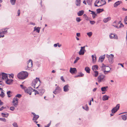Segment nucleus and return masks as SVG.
I'll return each instance as SVG.
<instances>
[{
	"label": "nucleus",
	"instance_id": "412c9836",
	"mask_svg": "<svg viewBox=\"0 0 127 127\" xmlns=\"http://www.w3.org/2000/svg\"><path fill=\"white\" fill-rule=\"evenodd\" d=\"M40 28L39 27H35L34 28V31H36V32L38 33H39Z\"/></svg>",
	"mask_w": 127,
	"mask_h": 127
},
{
	"label": "nucleus",
	"instance_id": "cd10ccee",
	"mask_svg": "<svg viewBox=\"0 0 127 127\" xmlns=\"http://www.w3.org/2000/svg\"><path fill=\"white\" fill-rule=\"evenodd\" d=\"M80 0H76L75 1V4L77 6H80Z\"/></svg>",
	"mask_w": 127,
	"mask_h": 127
},
{
	"label": "nucleus",
	"instance_id": "a878e982",
	"mask_svg": "<svg viewBox=\"0 0 127 127\" xmlns=\"http://www.w3.org/2000/svg\"><path fill=\"white\" fill-rule=\"evenodd\" d=\"M111 17H108L107 18H104L103 20V21L104 23H106L108 21L110 20H111Z\"/></svg>",
	"mask_w": 127,
	"mask_h": 127
},
{
	"label": "nucleus",
	"instance_id": "5701e85b",
	"mask_svg": "<svg viewBox=\"0 0 127 127\" xmlns=\"http://www.w3.org/2000/svg\"><path fill=\"white\" fill-rule=\"evenodd\" d=\"M105 57V55H103L102 56L100 57L99 58V61L101 62H102L104 61Z\"/></svg>",
	"mask_w": 127,
	"mask_h": 127
},
{
	"label": "nucleus",
	"instance_id": "423d86ee",
	"mask_svg": "<svg viewBox=\"0 0 127 127\" xmlns=\"http://www.w3.org/2000/svg\"><path fill=\"white\" fill-rule=\"evenodd\" d=\"M32 66V60H29L28 63V67L26 68V70H30Z\"/></svg>",
	"mask_w": 127,
	"mask_h": 127
},
{
	"label": "nucleus",
	"instance_id": "b1692460",
	"mask_svg": "<svg viewBox=\"0 0 127 127\" xmlns=\"http://www.w3.org/2000/svg\"><path fill=\"white\" fill-rule=\"evenodd\" d=\"M84 10H81L77 13V14L79 16H81L84 14Z\"/></svg>",
	"mask_w": 127,
	"mask_h": 127
},
{
	"label": "nucleus",
	"instance_id": "2f4dec72",
	"mask_svg": "<svg viewBox=\"0 0 127 127\" xmlns=\"http://www.w3.org/2000/svg\"><path fill=\"white\" fill-rule=\"evenodd\" d=\"M114 57H110L108 59V60L110 63H112L113 62Z\"/></svg>",
	"mask_w": 127,
	"mask_h": 127
},
{
	"label": "nucleus",
	"instance_id": "58836bf2",
	"mask_svg": "<svg viewBox=\"0 0 127 127\" xmlns=\"http://www.w3.org/2000/svg\"><path fill=\"white\" fill-rule=\"evenodd\" d=\"M92 0H87V2L88 5H91V4Z\"/></svg>",
	"mask_w": 127,
	"mask_h": 127
},
{
	"label": "nucleus",
	"instance_id": "79ce46f5",
	"mask_svg": "<svg viewBox=\"0 0 127 127\" xmlns=\"http://www.w3.org/2000/svg\"><path fill=\"white\" fill-rule=\"evenodd\" d=\"M76 21L77 22H79L81 20V19L79 17H77L76 18Z\"/></svg>",
	"mask_w": 127,
	"mask_h": 127
},
{
	"label": "nucleus",
	"instance_id": "20e7f679",
	"mask_svg": "<svg viewBox=\"0 0 127 127\" xmlns=\"http://www.w3.org/2000/svg\"><path fill=\"white\" fill-rule=\"evenodd\" d=\"M105 76L103 74L99 75L97 78V81L98 83L104 82L105 80Z\"/></svg>",
	"mask_w": 127,
	"mask_h": 127
},
{
	"label": "nucleus",
	"instance_id": "338daca9",
	"mask_svg": "<svg viewBox=\"0 0 127 127\" xmlns=\"http://www.w3.org/2000/svg\"><path fill=\"white\" fill-rule=\"evenodd\" d=\"M85 19L87 21H90L89 19V18H88V17Z\"/></svg>",
	"mask_w": 127,
	"mask_h": 127
},
{
	"label": "nucleus",
	"instance_id": "603ef678",
	"mask_svg": "<svg viewBox=\"0 0 127 127\" xmlns=\"http://www.w3.org/2000/svg\"><path fill=\"white\" fill-rule=\"evenodd\" d=\"M13 77L14 75L13 74H10L9 76L10 78L11 77L12 78H13Z\"/></svg>",
	"mask_w": 127,
	"mask_h": 127
},
{
	"label": "nucleus",
	"instance_id": "39448f33",
	"mask_svg": "<svg viewBox=\"0 0 127 127\" xmlns=\"http://www.w3.org/2000/svg\"><path fill=\"white\" fill-rule=\"evenodd\" d=\"M120 107V104H117L116 106L113 108L111 110L112 113L110 114L111 116H113V114L116 112L119 109Z\"/></svg>",
	"mask_w": 127,
	"mask_h": 127
},
{
	"label": "nucleus",
	"instance_id": "8fccbe9b",
	"mask_svg": "<svg viewBox=\"0 0 127 127\" xmlns=\"http://www.w3.org/2000/svg\"><path fill=\"white\" fill-rule=\"evenodd\" d=\"M11 92L10 91H9L7 92V94L8 95V97H10V96L9 95L10 94V93Z\"/></svg>",
	"mask_w": 127,
	"mask_h": 127
},
{
	"label": "nucleus",
	"instance_id": "aec40b11",
	"mask_svg": "<svg viewBox=\"0 0 127 127\" xmlns=\"http://www.w3.org/2000/svg\"><path fill=\"white\" fill-rule=\"evenodd\" d=\"M108 87L107 86L102 87L101 88V90L102 92H106L108 89Z\"/></svg>",
	"mask_w": 127,
	"mask_h": 127
},
{
	"label": "nucleus",
	"instance_id": "9d476101",
	"mask_svg": "<svg viewBox=\"0 0 127 127\" xmlns=\"http://www.w3.org/2000/svg\"><path fill=\"white\" fill-rule=\"evenodd\" d=\"M9 28H6L0 30V34L1 33L4 34H6L7 33V30Z\"/></svg>",
	"mask_w": 127,
	"mask_h": 127
},
{
	"label": "nucleus",
	"instance_id": "e433bc0d",
	"mask_svg": "<svg viewBox=\"0 0 127 127\" xmlns=\"http://www.w3.org/2000/svg\"><path fill=\"white\" fill-rule=\"evenodd\" d=\"M82 108L84 109H85V110L86 111H88L89 110L88 107L87 105H86L85 107L83 106L82 107Z\"/></svg>",
	"mask_w": 127,
	"mask_h": 127
},
{
	"label": "nucleus",
	"instance_id": "9b49d317",
	"mask_svg": "<svg viewBox=\"0 0 127 127\" xmlns=\"http://www.w3.org/2000/svg\"><path fill=\"white\" fill-rule=\"evenodd\" d=\"M6 83L8 85H10L12 84L13 80L11 79L10 78H8L5 80Z\"/></svg>",
	"mask_w": 127,
	"mask_h": 127
},
{
	"label": "nucleus",
	"instance_id": "c03bdc74",
	"mask_svg": "<svg viewBox=\"0 0 127 127\" xmlns=\"http://www.w3.org/2000/svg\"><path fill=\"white\" fill-rule=\"evenodd\" d=\"M80 58L78 57H77L76 59L75 60V61L74 62V63L75 64L76 63L77 61Z\"/></svg>",
	"mask_w": 127,
	"mask_h": 127
},
{
	"label": "nucleus",
	"instance_id": "ddd939ff",
	"mask_svg": "<svg viewBox=\"0 0 127 127\" xmlns=\"http://www.w3.org/2000/svg\"><path fill=\"white\" fill-rule=\"evenodd\" d=\"M70 72L72 74H74L77 72V70L76 68L71 67L70 70Z\"/></svg>",
	"mask_w": 127,
	"mask_h": 127
},
{
	"label": "nucleus",
	"instance_id": "13d9d810",
	"mask_svg": "<svg viewBox=\"0 0 127 127\" xmlns=\"http://www.w3.org/2000/svg\"><path fill=\"white\" fill-rule=\"evenodd\" d=\"M61 80H62L64 82L65 81L64 79V78L63 77V76H61Z\"/></svg>",
	"mask_w": 127,
	"mask_h": 127
},
{
	"label": "nucleus",
	"instance_id": "c9c22d12",
	"mask_svg": "<svg viewBox=\"0 0 127 127\" xmlns=\"http://www.w3.org/2000/svg\"><path fill=\"white\" fill-rule=\"evenodd\" d=\"M94 73L93 74L94 76L95 77H97L98 76V72L97 71H94Z\"/></svg>",
	"mask_w": 127,
	"mask_h": 127
},
{
	"label": "nucleus",
	"instance_id": "bf43d9fd",
	"mask_svg": "<svg viewBox=\"0 0 127 127\" xmlns=\"http://www.w3.org/2000/svg\"><path fill=\"white\" fill-rule=\"evenodd\" d=\"M20 13V10L19 9L17 11V14H18V16H19Z\"/></svg>",
	"mask_w": 127,
	"mask_h": 127
},
{
	"label": "nucleus",
	"instance_id": "f03ea898",
	"mask_svg": "<svg viewBox=\"0 0 127 127\" xmlns=\"http://www.w3.org/2000/svg\"><path fill=\"white\" fill-rule=\"evenodd\" d=\"M28 74L26 71H22L20 72L17 75V77L20 79H24L28 76Z\"/></svg>",
	"mask_w": 127,
	"mask_h": 127
},
{
	"label": "nucleus",
	"instance_id": "dca6fc26",
	"mask_svg": "<svg viewBox=\"0 0 127 127\" xmlns=\"http://www.w3.org/2000/svg\"><path fill=\"white\" fill-rule=\"evenodd\" d=\"M100 2L99 6H101L106 4V2L104 0H100Z\"/></svg>",
	"mask_w": 127,
	"mask_h": 127
},
{
	"label": "nucleus",
	"instance_id": "052dcab7",
	"mask_svg": "<svg viewBox=\"0 0 127 127\" xmlns=\"http://www.w3.org/2000/svg\"><path fill=\"white\" fill-rule=\"evenodd\" d=\"M51 121L46 126H45V127H49L50 126V125L51 124Z\"/></svg>",
	"mask_w": 127,
	"mask_h": 127
},
{
	"label": "nucleus",
	"instance_id": "5fc2aeb1",
	"mask_svg": "<svg viewBox=\"0 0 127 127\" xmlns=\"http://www.w3.org/2000/svg\"><path fill=\"white\" fill-rule=\"evenodd\" d=\"M20 86L22 89H24L25 90L26 88L23 85H20Z\"/></svg>",
	"mask_w": 127,
	"mask_h": 127
},
{
	"label": "nucleus",
	"instance_id": "4be33fe9",
	"mask_svg": "<svg viewBox=\"0 0 127 127\" xmlns=\"http://www.w3.org/2000/svg\"><path fill=\"white\" fill-rule=\"evenodd\" d=\"M45 91V90L41 89L39 90V95H42L43 94Z\"/></svg>",
	"mask_w": 127,
	"mask_h": 127
},
{
	"label": "nucleus",
	"instance_id": "7c9ffc66",
	"mask_svg": "<svg viewBox=\"0 0 127 127\" xmlns=\"http://www.w3.org/2000/svg\"><path fill=\"white\" fill-rule=\"evenodd\" d=\"M93 61V63H95L96 60V57L95 55H93L92 56Z\"/></svg>",
	"mask_w": 127,
	"mask_h": 127
},
{
	"label": "nucleus",
	"instance_id": "f8f14e48",
	"mask_svg": "<svg viewBox=\"0 0 127 127\" xmlns=\"http://www.w3.org/2000/svg\"><path fill=\"white\" fill-rule=\"evenodd\" d=\"M109 37L110 38L115 39H118V36L117 35L111 33L109 35Z\"/></svg>",
	"mask_w": 127,
	"mask_h": 127
},
{
	"label": "nucleus",
	"instance_id": "37998d69",
	"mask_svg": "<svg viewBox=\"0 0 127 127\" xmlns=\"http://www.w3.org/2000/svg\"><path fill=\"white\" fill-rule=\"evenodd\" d=\"M34 91V94L35 95H36V94H39V92L38 91L34 89H33V91Z\"/></svg>",
	"mask_w": 127,
	"mask_h": 127
},
{
	"label": "nucleus",
	"instance_id": "0eeeda50",
	"mask_svg": "<svg viewBox=\"0 0 127 127\" xmlns=\"http://www.w3.org/2000/svg\"><path fill=\"white\" fill-rule=\"evenodd\" d=\"M18 100L19 99L16 97H15L13 99L12 101L13 105L15 107H17L18 105Z\"/></svg>",
	"mask_w": 127,
	"mask_h": 127
},
{
	"label": "nucleus",
	"instance_id": "bb28decb",
	"mask_svg": "<svg viewBox=\"0 0 127 127\" xmlns=\"http://www.w3.org/2000/svg\"><path fill=\"white\" fill-rule=\"evenodd\" d=\"M109 97V96L106 95L103 96L102 97V100L103 101L107 100L108 99V98Z\"/></svg>",
	"mask_w": 127,
	"mask_h": 127
},
{
	"label": "nucleus",
	"instance_id": "680f3d73",
	"mask_svg": "<svg viewBox=\"0 0 127 127\" xmlns=\"http://www.w3.org/2000/svg\"><path fill=\"white\" fill-rule=\"evenodd\" d=\"M83 16L84 18H85V19L87 17H88L87 15L85 14H84L83 15Z\"/></svg>",
	"mask_w": 127,
	"mask_h": 127
},
{
	"label": "nucleus",
	"instance_id": "6ab92c4d",
	"mask_svg": "<svg viewBox=\"0 0 127 127\" xmlns=\"http://www.w3.org/2000/svg\"><path fill=\"white\" fill-rule=\"evenodd\" d=\"M122 3V2L121 1H118L114 3V7H116L118 5Z\"/></svg>",
	"mask_w": 127,
	"mask_h": 127
},
{
	"label": "nucleus",
	"instance_id": "3c124183",
	"mask_svg": "<svg viewBox=\"0 0 127 127\" xmlns=\"http://www.w3.org/2000/svg\"><path fill=\"white\" fill-rule=\"evenodd\" d=\"M16 96V97H18L19 98H20L22 96V95H21L20 94H18Z\"/></svg>",
	"mask_w": 127,
	"mask_h": 127
},
{
	"label": "nucleus",
	"instance_id": "09e8293b",
	"mask_svg": "<svg viewBox=\"0 0 127 127\" xmlns=\"http://www.w3.org/2000/svg\"><path fill=\"white\" fill-rule=\"evenodd\" d=\"M78 76L79 77H83L84 75V74L82 73L81 72L79 73L78 75Z\"/></svg>",
	"mask_w": 127,
	"mask_h": 127
},
{
	"label": "nucleus",
	"instance_id": "774afa93",
	"mask_svg": "<svg viewBox=\"0 0 127 127\" xmlns=\"http://www.w3.org/2000/svg\"><path fill=\"white\" fill-rule=\"evenodd\" d=\"M54 46L55 47H56L58 46V43L56 44H54Z\"/></svg>",
	"mask_w": 127,
	"mask_h": 127
},
{
	"label": "nucleus",
	"instance_id": "7ed1b4c3",
	"mask_svg": "<svg viewBox=\"0 0 127 127\" xmlns=\"http://www.w3.org/2000/svg\"><path fill=\"white\" fill-rule=\"evenodd\" d=\"M101 70L104 72L105 74H107L109 72L111 69L108 66H106L104 64H102V65L101 67Z\"/></svg>",
	"mask_w": 127,
	"mask_h": 127
},
{
	"label": "nucleus",
	"instance_id": "c85d7f7f",
	"mask_svg": "<svg viewBox=\"0 0 127 127\" xmlns=\"http://www.w3.org/2000/svg\"><path fill=\"white\" fill-rule=\"evenodd\" d=\"M122 119L124 120L125 121L127 119V114L123 115L121 116Z\"/></svg>",
	"mask_w": 127,
	"mask_h": 127
},
{
	"label": "nucleus",
	"instance_id": "69168bd1",
	"mask_svg": "<svg viewBox=\"0 0 127 127\" xmlns=\"http://www.w3.org/2000/svg\"><path fill=\"white\" fill-rule=\"evenodd\" d=\"M30 24L32 25L33 26H34L35 25V23L32 22L30 23Z\"/></svg>",
	"mask_w": 127,
	"mask_h": 127
},
{
	"label": "nucleus",
	"instance_id": "6e6552de",
	"mask_svg": "<svg viewBox=\"0 0 127 127\" xmlns=\"http://www.w3.org/2000/svg\"><path fill=\"white\" fill-rule=\"evenodd\" d=\"M85 46H84L81 47L80 50L79 52V55H83L86 52V50L85 49Z\"/></svg>",
	"mask_w": 127,
	"mask_h": 127
},
{
	"label": "nucleus",
	"instance_id": "f704fd0d",
	"mask_svg": "<svg viewBox=\"0 0 127 127\" xmlns=\"http://www.w3.org/2000/svg\"><path fill=\"white\" fill-rule=\"evenodd\" d=\"M85 70L86 71V72L88 73H90V69L88 67H87L85 68Z\"/></svg>",
	"mask_w": 127,
	"mask_h": 127
},
{
	"label": "nucleus",
	"instance_id": "f257e3e1",
	"mask_svg": "<svg viewBox=\"0 0 127 127\" xmlns=\"http://www.w3.org/2000/svg\"><path fill=\"white\" fill-rule=\"evenodd\" d=\"M40 83L41 82L39 79L38 78H36L35 79L32 81V86L34 88L37 89L40 85Z\"/></svg>",
	"mask_w": 127,
	"mask_h": 127
},
{
	"label": "nucleus",
	"instance_id": "6e6d98bb",
	"mask_svg": "<svg viewBox=\"0 0 127 127\" xmlns=\"http://www.w3.org/2000/svg\"><path fill=\"white\" fill-rule=\"evenodd\" d=\"M13 125L14 127H18L17 124L16 123H14L13 124Z\"/></svg>",
	"mask_w": 127,
	"mask_h": 127
},
{
	"label": "nucleus",
	"instance_id": "0e129e2a",
	"mask_svg": "<svg viewBox=\"0 0 127 127\" xmlns=\"http://www.w3.org/2000/svg\"><path fill=\"white\" fill-rule=\"evenodd\" d=\"M76 35L78 37H79L80 36V33H76Z\"/></svg>",
	"mask_w": 127,
	"mask_h": 127
},
{
	"label": "nucleus",
	"instance_id": "ea45409f",
	"mask_svg": "<svg viewBox=\"0 0 127 127\" xmlns=\"http://www.w3.org/2000/svg\"><path fill=\"white\" fill-rule=\"evenodd\" d=\"M4 93L2 91H1V93L0 94V96L1 97H3L4 96Z\"/></svg>",
	"mask_w": 127,
	"mask_h": 127
},
{
	"label": "nucleus",
	"instance_id": "c756f323",
	"mask_svg": "<svg viewBox=\"0 0 127 127\" xmlns=\"http://www.w3.org/2000/svg\"><path fill=\"white\" fill-rule=\"evenodd\" d=\"M100 0H96L95 2V6H99Z\"/></svg>",
	"mask_w": 127,
	"mask_h": 127
},
{
	"label": "nucleus",
	"instance_id": "a18cd8bd",
	"mask_svg": "<svg viewBox=\"0 0 127 127\" xmlns=\"http://www.w3.org/2000/svg\"><path fill=\"white\" fill-rule=\"evenodd\" d=\"M0 120L4 122H5L6 121V119L3 118H0Z\"/></svg>",
	"mask_w": 127,
	"mask_h": 127
},
{
	"label": "nucleus",
	"instance_id": "473e14b6",
	"mask_svg": "<svg viewBox=\"0 0 127 127\" xmlns=\"http://www.w3.org/2000/svg\"><path fill=\"white\" fill-rule=\"evenodd\" d=\"M103 11L104 10L103 9H98L96 10L97 12L98 13H99Z\"/></svg>",
	"mask_w": 127,
	"mask_h": 127
},
{
	"label": "nucleus",
	"instance_id": "393cba45",
	"mask_svg": "<svg viewBox=\"0 0 127 127\" xmlns=\"http://www.w3.org/2000/svg\"><path fill=\"white\" fill-rule=\"evenodd\" d=\"M98 68V67L97 65H95L93 66L92 67V69L93 71H96L97 70Z\"/></svg>",
	"mask_w": 127,
	"mask_h": 127
},
{
	"label": "nucleus",
	"instance_id": "a211bd4d",
	"mask_svg": "<svg viewBox=\"0 0 127 127\" xmlns=\"http://www.w3.org/2000/svg\"><path fill=\"white\" fill-rule=\"evenodd\" d=\"M69 86L67 84L64 87V90L65 92L68 91L69 90Z\"/></svg>",
	"mask_w": 127,
	"mask_h": 127
},
{
	"label": "nucleus",
	"instance_id": "49530a36",
	"mask_svg": "<svg viewBox=\"0 0 127 127\" xmlns=\"http://www.w3.org/2000/svg\"><path fill=\"white\" fill-rule=\"evenodd\" d=\"M90 23L92 25H94L95 23V21H91V20L90 21Z\"/></svg>",
	"mask_w": 127,
	"mask_h": 127
},
{
	"label": "nucleus",
	"instance_id": "f3484780",
	"mask_svg": "<svg viewBox=\"0 0 127 127\" xmlns=\"http://www.w3.org/2000/svg\"><path fill=\"white\" fill-rule=\"evenodd\" d=\"M32 113L33 115V117L32 120L33 121L36 120L37 119L39 118V116L37 115H36L35 113Z\"/></svg>",
	"mask_w": 127,
	"mask_h": 127
},
{
	"label": "nucleus",
	"instance_id": "2eb2a0df",
	"mask_svg": "<svg viewBox=\"0 0 127 127\" xmlns=\"http://www.w3.org/2000/svg\"><path fill=\"white\" fill-rule=\"evenodd\" d=\"M61 91V89L59 87H57L56 88L54 91L53 92V93L55 94L57 93H60Z\"/></svg>",
	"mask_w": 127,
	"mask_h": 127
},
{
	"label": "nucleus",
	"instance_id": "1a4fd4ad",
	"mask_svg": "<svg viewBox=\"0 0 127 127\" xmlns=\"http://www.w3.org/2000/svg\"><path fill=\"white\" fill-rule=\"evenodd\" d=\"M33 89L31 87L29 88L28 89H26L25 90V92L26 93L29 94L30 95L31 94L32 91H33Z\"/></svg>",
	"mask_w": 127,
	"mask_h": 127
},
{
	"label": "nucleus",
	"instance_id": "4d7b16f0",
	"mask_svg": "<svg viewBox=\"0 0 127 127\" xmlns=\"http://www.w3.org/2000/svg\"><path fill=\"white\" fill-rule=\"evenodd\" d=\"M97 16V15L95 13L92 14V17L93 18H94L96 16Z\"/></svg>",
	"mask_w": 127,
	"mask_h": 127
},
{
	"label": "nucleus",
	"instance_id": "864d4df0",
	"mask_svg": "<svg viewBox=\"0 0 127 127\" xmlns=\"http://www.w3.org/2000/svg\"><path fill=\"white\" fill-rule=\"evenodd\" d=\"M124 22L126 24H127V16L126 17L124 20Z\"/></svg>",
	"mask_w": 127,
	"mask_h": 127
},
{
	"label": "nucleus",
	"instance_id": "e2e57ef3",
	"mask_svg": "<svg viewBox=\"0 0 127 127\" xmlns=\"http://www.w3.org/2000/svg\"><path fill=\"white\" fill-rule=\"evenodd\" d=\"M124 25L122 24H120L119 27V28H120L122 27H124Z\"/></svg>",
	"mask_w": 127,
	"mask_h": 127
},
{
	"label": "nucleus",
	"instance_id": "a19ab883",
	"mask_svg": "<svg viewBox=\"0 0 127 127\" xmlns=\"http://www.w3.org/2000/svg\"><path fill=\"white\" fill-rule=\"evenodd\" d=\"M87 34L90 37L92 35V33L91 32H88L87 33Z\"/></svg>",
	"mask_w": 127,
	"mask_h": 127
},
{
	"label": "nucleus",
	"instance_id": "72a5a7b5",
	"mask_svg": "<svg viewBox=\"0 0 127 127\" xmlns=\"http://www.w3.org/2000/svg\"><path fill=\"white\" fill-rule=\"evenodd\" d=\"M2 116L3 117H7L8 116L9 114L8 113H7L6 114L3 113H2L1 114Z\"/></svg>",
	"mask_w": 127,
	"mask_h": 127
},
{
	"label": "nucleus",
	"instance_id": "de8ad7c7",
	"mask_svg": "<svg viewBox=\"0 0 127 127\" xmlns=\"http://www.w3.org/2000/svg\"><path fill=\"white\" fill-rule=\"evenodd\" d=\"M15 107L14 106H11V107L10 108V110L12 111H13L15 109Z\"/></svg>",
	"mask_w": 127,
	"mask_h": 127
},
{
	"label": "nucleus",
	"instance_id": "4c0bfd02",
	"mask_svg": "<svg viewBox=\"0 0 127 127\" xmlns=\"http://www.w3.org/2000/svg\"><path fill=\"white\" fill-rule=\"evenodd\" d=\"M16 0H10V1L12 4L13 5L15 4Z\"/></svg>",
	"mask_w": 127,
	"mask_h": 127
},
{
	"label": "nucleus",
	"instance_id": "4468645a",
	"mask_svg": "<svg viewBox=\"0 0 127 127\" xmlns=\"http://www.w3.org/2000/svg\"><path fill=\"white\" fill-rule=\"evenodd\" d=\"M1 75V76H2V79L3 80H5L8 78L7 74L4 73H2Z\"/></svg>",
	"mask_w": 127,
	"mask_h": 127
}]
</instances>
